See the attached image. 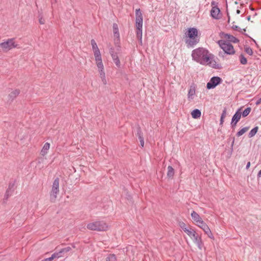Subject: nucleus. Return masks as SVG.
Returning a JSON list of instances; mask_svg holds the SVG:
<instances>
[{
  "instance_id": "aec40b11",
  "label": "nucleus",
  "mask_w": 261,
  "mask_h": 261,
  "mask_svg": "<svg viewBox=\"0 0 261 261\" xmlns=\"http://www.w3.org/2000/svg\"><path fill=\"white\" fill-rule=\"evenodd\" d=\"M167 170H168L167 174V177L169 178H171V179L173 178V176L174 175V169L172 168V166H169L167 168Z\"/></svg>"
},
{
  "instance_id": "864d4df0",
  "label": "nucleus",
  "mask_w": 261,
  "mask_h": 261,
  "mask_svg": "<svg viewBox=\"0 0 261 261\" xmlns=\"http://www.w3.org/2000/svg\"><path fill=\"white\" fill-rule=\"evenodd\" d=\"M191 239L193 240L194 242L195 243V239H194V237H192V238H191Z\"/></svg>"
},
{
  "instance_id": "6e6552de",
  "label": "nucleus",
  "mask_w": 261,
  "mask_h": 261,
  "mask_svg": "<svg viewBox=\"0 0 261 261\" xmlns=\"http://www.w3.org/2000/svg\"><path fill=\"white\" fill-rule=\"evenodd\" d=\"M212 8L211 10V16L215 19H219L221 17L220 10L218 7V3L215 1L211 3Z\"/></svg>"
},
{
  "instance_id": "b1692460",
  "label": "nucleus",
  "mask_w": 261,
  "mask_h": 261,
  "mask_svg": "<svg viewBox=\"0 0 261 261\" xmlns=\"http://www.w3.org/2000/svg\"><path fill=\"white\" fill-rule=\"evenodd\" d=\"M114 62L115 63V65L118 67H120V62L119 59V57L118 56V55H115L114 56H111Z\"/></svg>"
},
{
  "instance_id": "7c9ffc66",
  "label": "nucleus",
  "mask_w": 261,
  "mask_h": 261,
  "mask_svg": "<svg viewBox=\"0 0 261 261\" xmlns=\"http://www.w3.org/2000/svg\"><path fill=\"white\" fill-rule=\"evenodd\" d=\"M226 114V109L224 108V110H223V112L221 114V118H220V125L223 124V123L224 122V119L225 117Z\"/></svg>"
},
{
  "instance_id": "e433bc0d",
  "label": "nucleus",
  "mask_w": 261,
  "mask_h": 261,
  "mask_svg": "<svg viewBox=\"0 0 261 261\" xmlns=\"http://www.w3.org/2000/svg\"><path fill=\"white\" fill-rule=\"evenodd\" d=\"M15 185V181L14 182H10L9 184L8 188L7 190H9L10 191H12L14 190L13 189Z\"/></svg>"
},
{
  "instance_id": "6ab92c4d",
  "label": "nucleus",
  "mask_w": 261,
  "mask_h": 261,
  "mask_svg": "<svg viewBox=\"0 0 261 261\" xmlns=\"http://www.w3.org/2000/svg\"><path fill=\"white\" fill-rule=\"evenodd\" d=\"M201 111L198 109H194L191 112L192 117L194 119L199 118L201 116Z\"/></svg>"
},
{
  "instance_id": "f8f14e48",
  "label": "nucleus",
  "mask_w": 261,
  "mask_h": 261,
  "mask_svg": "<svg viewBox=\"0 0 261 261\" xmlns=\"http://www.w3.org/2000/svg\"><path fill=\"white\" fill-rule=\"evenodd\" d=\"M201 228L210 238H213V235L207 224L203 221L197 225Z\"/></svg>"
},
{
  "instance_id": "a19ab883",
  "label": "nucleus",
  "mask_w": 261,
  "mask_h": 261,
  "mask_svg": "<svg viewBox=\"0 0 261 261\" xmlns=\"http://www.w3.org/2000/svg\"><path fill=\"white\" fill-rule=\"evenodd\" d=\"M39 23L41 24H44L45 20L42 17L39 18Z\"/></svg>"
},
{
  "instance_id": "5fc2aeb1",
  "label": "nucleus",
  "mask_w": 261,
  "mask_h": 261,
  "mask_svg": "<svg viewBox=\"0 0 261 261\" xmlns=\"http://www.w3.org/2000/svg\"><path fill=\"white\" fill-rule=\"evenodd\" d=\"M2 51L1 43H0V52Z\"/></svg>"
},
{
  "instance_id": "ddd939ff",
  "label": "nucleus",
  "mask_w": 261,
  "mask_h": 261,
  "mask_svg": "<svg viewBox=\"0 0 261 261\" xmlns=\"http://www.w3.org/2000/svg\"><path fill=\"white\" fill-rule=\"evenodd\" d=\"M222 35L226 39V41H227L228 42H232L234 43H237L239 42L240 41L238 38L230 34H226L225 33H222Z\"/></svg>"
},
{
  "instance_id": "f3484780",
  "label": "nucleus",
  "mask_w": 261,
  "mask_h": 261,
  "mask_svg": "<svg viewBox=\"0 0 261 261\" xmlns=\"http://www.w3.org/2000/svg\"><path fill=\"white\" fill-rule=\"evenodd\" d=\"M91 44L92 47V49L94 51V56L100 55V50L97 45V44L95 41L94 39H92L91 40Z\"/></svg>"
},
{
  "instance_id": "8fccbe9b",
  "label": "nucleus",
  "mask_w": 261,
  "mask_h": 261,
  "mask_svg": "<svg viewBox=\"0 0 261 261\" xmlns=\"http://www.w3.org/2000/svg\"><path fill=\"white\" fill-rule=\"evenodd\" d=\"M139 139V141H140L141 140H144V138H143V136H140L138 137Z\"/></svg>"
},
{
  "instance_id": "20e7f679",
  "label": "nucleus",
  "mask_w": 261,
  "mask_h": 261,
  "mask_svg": "<svg viewBox=\"0 0 261 261\" xmlns=\"http://www.w3.org/2000/svg\"><path fill=\"white\" fill-rule=\"evenodd\" d=\"M220 47L223 49V52H220L219 56L224 57V55H234L235 50L233 45L229 42L223 40H220L217 42Z\"/></svg>"
},
{
  "instance_id": "423d86ee",
  "label": "nucleus",
  "mask_w": 261,
  "mask_h": 261,
  "mask_svg": "<svg viewBox=\"0 0 261 261\" xmlns=\"http://www.w3.org/2000/svg\"><path fill=\"white\" fill-rule=\"evenodd\" d=\"M87 228L90 230L102 231L107 230L108 225L103 221H96L89 223L87 225Z\"/></svg>"
},
{
  "instance_id": "7ed1b4c3",
  "label": "nucleus",
  "mask_w": 261,
  "mask_h": 261,
  "mask_svg": "<svg viewBox=\"0 0 261 261\" xmlns=\"http://www.w3.org/2000/svg\"><path fill=\"white\" fill-rule=\"evenodd\" d=\"M180 227L191 238L194 237L195 243L197 245L198 248L200 250L202 249L203 247V243L200 237L196 232V231L192 229H188L186 227V225L185 223H180Z\"/></svg>"
},
{
  "instance_id": "5701e85b",
  "label": "nucleus",
  "mask_w": 261,
  "mask_h": 261,
  "mask_svg": "<svg viewBox=\"0 0 261 261\" xmlns=\"http://www.w3.org/2000/svg\"><path fill=\"white\" fill-rule=\"evenodd\" d=\"M258 130V127L255 126L252 128L248 134V137L251 138L254 136Z\"/></svg>"
},
{
  "instance_id": "a878e982",
  "label": "nucleus",
  "mask_w": 261,
  "mask_h": 261,
  "mask_svg": "<svg viewBox=\"0 0 261 261\" xmlns=\"http://www.w3.org/2000/svg\"><path fill=\"white\" fill-rule=\"evenodd\" d=\"M249 128V126H246L243 127L237 133V136L240 137L241 136L243 135L244 133H245L248 130Z\"/></svg>"
},
{
  "instance_id": "9b49d317",
  "label": "nucleus",
  "mask_w": 261,
  "mask_h": 261,
  "mask_svg": "<svg viewBox=\"0 0 261 261\" xmlns=\"http://www.w3.org/2000/svg\"><path fill=\"white\" fill-rule=\"evenodd\" d=\"M113 29L114 36L115 38L119 39V29H118V25L115 23H113ZM118 41H119V39H118L117 40L115 41V45L117 46V50L118 51H120V47H121L118 44H119V43L118 42Z\"/></svg>"
},
{
  "instance_id": "3c124183",
  "label": "nucleus",
  "mask_w": 261,
  "mask_h": 261,
  "mask_svg": "<svg viewBox=\"0 0 261 261\" xmlns=\"http://www.w3.org/2000/svg\"><path fill=\"white\" fill-rule=\"evenodd\" d=\"M250 18H251L250 16H247V19L248 21H249V20H250Z\"/></svg>"
},
{
  "instance_id": "9d476101",
  "label": "nucleus",
  "mask_w": 261,
  "mask_h": 261,
  "mask_svg": "<svg viewBox=\"0 0 261 261\" xmlns=\"http://www.w3.org/2000/svg\"><path fill=\"white\" fill-rule=\"evenodd\" d=\"M222 82V80L221 77L219 76H213L211 79L210 82L207 83L206 88L207 89H214Z\"/></svg>"
},
{
  "instance_id": "dca6fc26",
  "label": "nucleus",
  "mask_w": 261,
  "mask_h": 261,
  "mask_svg": "<svg viewBox=\"0 0 261 261\" xmlns=\"http://www.w3.org/2000/svg\"><path fill=\"white\" fill-rule=\"evenodd\" d=\"M95 58V61L96 62L97 66L98 69H103V65L102 62L101 54L94 56Z\"/></svg>"
},
{
  "instance_id": "bb28decb",
  "label": "nucleus",
  "mask_w": 261,
  "mask_h": 261,
  "mask_svg": "<svg viewBox=\"0 0 261 261\" xmlns=\"http://www.w3.org/2000/svg\"><path fill=\"white\" fill-rule=\"evenodd\" d=\"M240 63L242 65H246L247 63V59L243 54L239 56Z\"/></svg>"
},
{
  "instance_id": "c9c22d12",
  "label": "nucleus",
  "mask_w": 261,
  "mask_h": 261,
  "mask_svg": "<svg viewBox=\"0 0 261 261\" xmlns=\"http://www.w3.org/2000/svg\"><path fill=\"white\" fill-rule=\"evenodd\" d=\"M109 53L111 56L117 55V53L115 51V49L113 47H111L109 49Z\"/></svg>"
},
{
  "instance_id": "de8ad7c7",
  "label": "nucleus",
  "mask_w": 261,
  "mask_h": 261,
  "mask_svg": "<svg viewBox=\"0 0 261 261\" xmlns=\"http://www.w3.org/2000/svg\"><path fill=\"white\" fill-rule=\"evenodd\" d=\"M261 102V98H260L259 99H258L256 102V105H258Z\"/></svg>"
},
{
  "instance_id": "37998d69",
  "label": "nucleus",
  "mask_w": 261,
  "mask_h": 261,
  "mask_svg": "<svg viewBox=\"0 0 261 261\" xmlns=\"http://www.w3.org/2000/svg\"><path fill=\"white\" fill-rule=\"evenodd\" d=\"M57 252L58 253V256H59V257H61L63 256L62 254H63V253L62 252L61 250H60L59 252Z\"/></svg>"
},
{
  "instance_id": "c756f323",
  "label": "nucleus",
  "mask_w": 261,
  "mask_h": 261,
  "mask_svg": "<svg viewBox=\"0 0 261 261\" xmlns=\"http://www.w3.org/2000/svg\"><path fill=\"white\" fill-rule=\"evenodd\" d=\"M13 192V190H12V191H10L9 190H6V193H5V195L4 196V198L3 199L4 202H5V201L7 200V199L9 198V197L12 194Z\"/></svg>"
},
{
  "instance_id": "6e6d98bb",
  "label": "nucleus",
  "mask_w": 261,
  "mask_h": 261,
  "mask_svg": "<svg viewBox=\"0 0 261 261\" xmlns=\"http://www.w3.org/2000/svg\"><path fill=\"white\" fill-rule=\"evenodd\" d=\"M243 30L244 31H246V29H243Z\"/></svg>"
},
{
  "instance_id": "a211bd4d",
  "label": "nucleus",
  "mask_w": 261,
  "mask_h": 261,
  "mask_svg": "<svg viewBox=\"0 0 261 261\" xmlns=\"http://www.w3.org/2000/svg\"><path fill=\"white\" fill-rule=\"evenodd\" d=\"M19 94L20 90L19 89L14 90L9 94V100H10L11 101H13Z\"/></svg>"
},
{
  "instance_id": "09e8293b",
  "label": "nucleus",
  "mask_w": 261,
  "mask_h": 261,
  "mask_svg": "<svg viewBox=\"0 0 261 261\" xmlns=\"http://www.w3.org/2000/svg\"><path fill=\"white\" fill-rule=\"evenodd\" d=\"M41 261H51V259H50V257L45 258Z\"/></svg>"
},
{
  "instance_id": "39448f33",
  "label": "nucleus",
  "mask_w": 261,
  "mask_h": 261,
  "mask_svg": "<svg viewBox=\"0 0 261 261\" xmlns=\"http://www.w3.org/2000/svg\"><path fill=\"white\" fill-rule=\"evenodd\" d=\"M136 27L137 37L142 42L143 16L140 9L136 10Z\"/></svg>"
},
{
  "instance_id": "473e14b6",
  "label": "nucleus",
  "mask_w": 261,
  "mask_h": 261,
  "mask_svg": "<svg viewBox=\"0 0 261 261\" xmlns=\"http://www.w3.org/2000/svg\"><path fill=\"white\" fill-rule=\"evenodd\" d=\"M136 129H137V136H138V137L143 136V133L141 130V127H140L139 125L137 126Z\"/></svg>"
},
{
  "instance_id": "79ce46f5",
  "label": "nucleus",
  "mask_w": 261,
  "mask_h": 261,
  "mask_svg": "<svg viewBox=\"0 0 261 261\" xmlns=\"http://www.w3.org/2000/svg\"><path fill=\"white\" fill-rule=\"evenodd\" d=\"M234 138L233 137V138L232 142V143L231 144V147H230L231 152H232V150H233V145H234Z\"/></svg>"
},
{
  "instance_id": "49530a36",
  "label": "nucleus",
  "mask_w": 261,
  "mask_h": 261,
  "mask_svg": "<svg viewBox=\"0 0 261 261\" xmlns=\"http://www.w3.org/2000/svg\"><path fill=\"white\" fill-rule=\"evenodd\" d=\"M257 177L259 178V177H261V169L259 171V172H258L257 173Z\"/></svg>"
},
{
  "instance_id": "2f4dec72",
  "label": "nucleus",
  "mask_w": 261,
  "mask_h": 261,
  "mask_svg": "<svg viewBox=\"0 0 261 261\" xmlns=\"http://www.w3.org/2000/svg\"><path fill=\"white\" fill-rule=\"evenodd\" d=\"M106 261H116V257L114 254H110L107 258Z\"/></svg>"
},
{
  "instance_id": "2eb2a0df",
  "label": "nucleus",
  "mask_w": 261,
  "mask_h": 261,
  "mask_svg": "<svg viewBox=\"0 0 261 261\" xmlns=\"http://www.w3.org/2000/svg\"><path fill=\"white\" fill-rule=\"evenodd\" d=\"M242 107L238 109L236 112L235 114L232 117L231 121L238 122L241 119L242 116Z\"/></svg>"
},
{
  "instance_id": "f257e3e1",
  "label": "nucleus",
  "mask_w": 261,
  "mask_h": 261,
  "mask_svg": "<svg viewBox=\"0 0 261 261\" xmlns=\"http://www.w3.org/2000/svg\"><path fill=\"white\" fill-rule=\"evenodd\" d=\"M213 55L209 54L207 50L202 48L199 47L194 49L192 53V57L193 60L202 65H205L212 59Z\"/></svg>"
},
{
  "instance_id": "603ef678",
  "label": "nucleus",
  "mask_w": 261,
  "mask_h": 261,
  "mask_svg": "<svg viewBox=\"0 0 261 261\" xmlns=\"http://www.w3.org/2000/svg\"><path fill=\"white\" fill-rule=\"evenodd\" d=\"M240 13H241L240 10H237V14H240Z\"/></svg>"
},
{
  "instance_id": "412c9836",
  "label": "nucleus",
  "mask_w": 261,
  "mask_h": 261,
  "mask_svg": "<svg viewBox=\"0 0 261 261\" xmlns=\"http://www.w3.org/2000/svg\"><path fill=\"white\" fill-rule=\"evenodd\" d=\"M50 144L49 143H45L41 151V154L42 156H44L47 153L48 150L49 149Z\"/></svg>"
},
{
  "instance_id": "4c0bfd02",
  "label": "nucleus",
  "mask_w": 261,
  "mask_h": 261,
  "mask_svg": "<svg viewBox=\"0 0 261 261\" xmlns=\"http://www.w3.org/2000/svg\"><path fill=\"white\" fill-rule=\"evenodd\" d=\"M59 258V256H58L57 252H55L50 257V259H51V261H52L55 258Z\"/></svg>"
},
{
  "instance_id": "72a5a7b5",
  "label": "nucleus",
  "mask_w": 261,
  "mask_h": 261,
  "mask_svg": "<svg viewBox=\"0 0 261 261\" xmlns=\"http://www.w3.org/2000/svg\"><path fill=\"white\" fill-rule=\"evenodd\" d=\"M245 52L249 55H252L253 54V51L252 49L250 47H247L245 48Z\"/></svg>"
},
{
  "instance_id": "1a4fd4ad",
  "label": "nucleus",
  "mask_w": 261,
  "mask_h": 261,
  "mask_svg": "<svg viewBox=\"0 0 261 261\" xmlns=\"http://www.w3.org/2000/svg\"><path fill=\"white\" fill-rule=\"evenodd\" d=\"M14 38H11L8 39L6 41L1 43V48L2 51H7L12 48L17 47V44H15Z\"/></svg>"
},
{
  "instance_id": "c85d7f7f",
  "label": "nucleus",
  "mask_w": 261,
  "mask_h": 261,
  "mask_svg": "<svg viewBox=\"0 0 261 261\" xmlns=\"http://www.w3.org/2000/svg\"><path fill=\"white\" fill-rule=\"evenodd\" d=\"M99 71L100 76L101 78L103 84H106V80L105 78L106 77H105V73L104 71V69H99Z\"/></svg>"
},
{
  "instance_id": "ea45409f",
  "label": "nucleus",
  "mask_w": 261,
  "mask_h": 261,
  "mask_svg": "<svg viewBox=\"0 0 261 261\" xmlns=\"http://www.w3.org/2000/svg\"><path fill=\"white\" fill-rule=\"evenodd\" d=\"M238 122H234V121H231V123H230V124H231V128L234 129V127H236L237 124Z\"/></svg>"
},
{
  "instance_id": "f704fd0d",
  "label": "nucleus",
  "mask_w": 261,
  "mask_h": 261,
  "mask_svg": "<svg viewBox=\"0 0 261 261\" xmlns=\"http://www.w3.org/2000/svg\"><path fill=\"white\" fill-rule=\"evenodd\" d=\"M232 29L235 31H237L240 33H242V30L239 27H238V25H233L232 26Z\"/></svg>"
},
{
  "instance_id": "58836bf2",
  "label": "nucleus",
  "mask_w": 261,
  "mask_h": 261,
  "mask_svg": "<svg viewBox=\"0 0 261 261\" xmlns=\"http://www.w3.org/2000/svg\"><path fill=\"white\" fill-rule=\"evenodd\" d=\"M71 249L70 247H67L66 248H63L61 249L62 252L63 253H66L70 251Z\"/></svg>"
},
{
  "instance_id": "393cba45",
  "label": "nucleus",
  "mask_w": 261,
  "mask_h": 261,
  "mask_svg": "<svg viewBox=\"0 0 261 261\" xmlns=\"http://www.w3.org/2000/svg\"><path fill=\"white\" fill-rule=\"evenodd\" d=\"M195 94V88L194 87L191 86L190 89L188 92V98L190 99H193V96Z\"/></svg>"
},
{
  "instance_id": "4468645a",
  "label": "nucleus",
  "mask_w": 261,
  "mask_h": 261,
  "mask_svg": "<svg viewBox=\"0 0 261 261\" xmlns=\"http://www.w3.org/2000/svg\"><path fill=\"white\" fill-rule=\"evenodd\" d=\"M191 217L193 220L195 222V224L198 225V224H200L201 222H202L201 218L200 217L199 214L197 213L196 212L193 211L191 213Z\"/></svg>"
},
{
  "instance_id": "cd10ccee",
  "label": "nucleus",
  "mask_w": 261,
  "mask_h": 261,
  "mask_svg": "<svg viewBox=\"0 0 261 261\" xmlns=\"http://www.w3.org/2000/svg\"><path fill=\"white\" fill-rule=\"evenodd\" d=\"M251 111V108L250 107H247L245 109L243 112H242V115L243 117H247Z\"/></svg>"
},
{
  "instance_id": "c03bdc74",
  "label": "nucleus",
  "mask_w": 261,
  "mask_h": 261,
  "mask_svg": "<svg viewBox=\"0 0 261 261\" xmlns=\"http://www.w3.org/2000/svg\"><path fill=\"white\" fill-rule=\"evenodd\" d=\"M250 166V162H248L247 164V165H246V168L247 169H248Z\"/></svg>"
},
{
  "instance_id": "f03ea898",
  "label": "nucleus",
  "mask_w": 261,
  "mask_h": 261,
  "mask_svg": "<svg viewBox=\"0 0 261 261\" xmlns=\"http://www.w3.org/2000/svg\"><path fill=\"white\" fill-rule=\"evenodd\" d=\"M185 35L186 37L185 43L188 48L193 47L199 42L200 39L198 36V30L196 28H189Z\"/></svg>"
},
{
  "instance_id": "0eeeda50",
  "label": "nucleus",
  "mask_w": 261,
  "mask_h": 261,
  "mask_svg": "<svg viewBox=\"0 0 261 261\" xmlns=\"http://www.w3.org/2000/svg\"><path fill=\"white\" fill-rule=\"evenodd\" d=\"M59 192V178L57 177L54 181L50 193V201L55 202Z\"/></svg>"
},
{
  "instance_id": "a18cd8bd",
  "label": "nucleus",
  "mask_w": 261,
  "mask_h": 261,
  "mask_svg": "<svg viewBox=\"0 0 261 261\" xmlns=\"http://www.w3.org/2000/svg\"><path fill=\"white\" fill-rule=\"evenodd\" d=\"M140 145H141L142 147H143V146H144V141L142 140H141V141H140Z\"/></svg>"
},
{
  "instance_id": "4be33fe9",
  "label": "nucleus",
  "mask_w": 261,
  "mask_h": 261,
  "mask_svg": "<svg viewBox=\"0 0 261 261\" xmlns=\"http://www.w3.org/2000/svg\"><path fill=\"white\" fill-rule=\"evenodd\" d=\"M207 64L210 65L213 68L215 69H220L221 68V66L220 64H217L215 60H211L206 63Z\"/></svg>"
}]
</instances>
